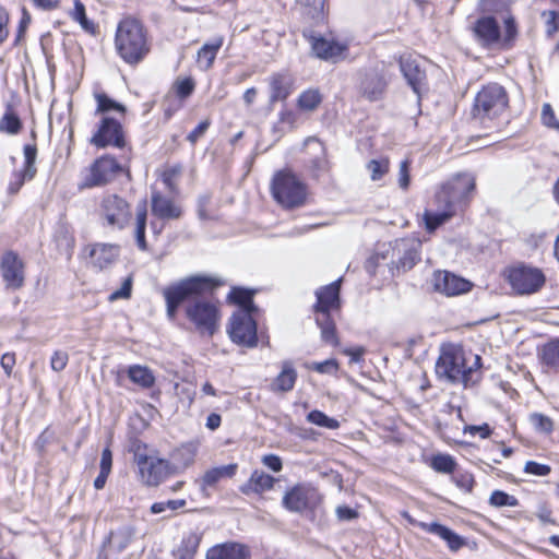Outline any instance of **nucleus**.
Here are the masks:
<instances>
[{
	"label": "nucleus",
	"instance_id": "f257e3e1",
	"mask_svg": "<svg viewBox=\"0 0 559 559\" xmlns=\"http://www.w3.org/2000/svg\"><path fill=\"white\" fill-rule=\"evenodd\" d=\"M115 46L121 59L129 64L142 61L150 51L147 32L136 19H123L117 27Z\"/></svg>",
	"mask_w": 559,
	"mask_h": 559
},
{
	"label": "nucleus",
	"instance_id": "f03ea898",
	"mask_svg": "<svg viewBox=\"0 0 559 559\" xmlns=\"http://www.w3.org/2000/svg\"><path fill=\"white\" fill-rule=\"evenodd\" d=\"M480 361V356L475 355L473 365L466 366V358L462 350H445L441 353L437 360L436 373L442 380L452 384L461 383L467 388L479 381Z\"/></svg>",
	"mask_w": 559,
	"mask_h": 559
},
{
	"label": "nucleus",
	"instance_id": "7ed1b4c3",
	"mask_svg": "<svg viewBox=\"0 0 559 559\" xmlns=\"http://www.w3.org/2000/svg\"><path fill=\"white\" fill-rule=\"evenodd\" d=\"M132 451L141 481L151 487L158 486L166 478L177 474L179 469L186 468L193 462L191 453H188V459L181 466L155 455H150L146 453V444L140 441L133 443Z\"/></svg>",
	"mask_w": 559,
	"mask_h": 559
},
{
	"label": "nucleus",
	"instance_id": "20e7f679",
	"mask_svg": "<svg viewBox=\"0 0 559 559\" xmlns=\"http://www.w3.org/2000/svg\"><path fill=\"white\" fill-rule=\"evenodd\" d=\"M221 283L212 277L194 275L165 287L163 296L166 301L167 316L174 319L182 304L211 293Z\"/></svg>",
	"mask_w": 559,
	"mask_h": 559
},
{
	"label": "nucleus",
	"instance_id": "39448f33",
	"mask_svg": "<svg viewBox=\"0 0 559 559\" xmlns=\"http://www.w3.org/2000/svg\"><path fill=\"white\" fill-rule=\"evenodd\" d=\"M509 97L503 86L498 83L485 85L476 95L472 117L485 128L499 118L508 108Z\"/></svg>",
	"mask_w": 559,
	"mask_h": 559
},
{
	"label": "nucleus",
	"instance_id": "423d86ee",
	"mask_svg": "<svg viewBox=\"0 0 559 559\" xmlns=\"http://www.w3.org/2000/svg\"><path fill=\"white\" fill-rule=\"evenodd\" d=\"M274 200L285 209L302 206L307 199V186L290 170H280L272 179Z\"/></svg>",
	"mask_w": 559,
	"mask_h": 559
},
{
	"label": "nucleus",
	"instance_id": "0eeeda50",
	"mask_svg": "<svg viewBox=\"0 0 559 559\" xmlns=\"http://www.w3.org/2000/svg\"><path fill=\"white\" fill-rule=\"evenodd\" d=\"M507 280L512 289L519 295H531L538 292L545 284L546 277L540 269L523 263L509 267Z\"/></svg>",
	"mask_w": 559,
	"mask_h": 559
},
{
	"label": "nucleus",
	"instance_id": "6e6552de",
	"mask_svg": "<svg viewBox=\"0 0 559 559\" xmlns=\"http://www.w3.org/2000/svg\"><path fill=\"white\" fill-rule=\"evenodd\" d=\"M122 171L121 165L112 156H102L94 160L79 183V190L103 187L112 181Z\"/></svg>",
	"mask_w": 559,
	"mask_h": 559
},
{
	"label": "nucleus",
	"instance_id": "1a4fd4ad",
	"mask_svg": "<svg viewBox=\"0 0 559 559\" xmlns=\"http://www.w3.org/2000/svg\"><path fill=\"white\" fill-rule=\"evenodd\" d=\"M227 332L230 340L239 346L253 348L258 344L257 321L246 310L233 313Z\"/></svg>",
	"mask_w": 559,
	"mask_h": 559
},
{
	"label": "nucleus",
	"instance_id": "9d476101",
	"mask_svg": "<svg viewBox=\"0 0 559 559\" xmlns=\"http://www.w3.org/2000/svg\"><path fill=\"white\" fill-rule=\"evenodd\" d=\"M302 36L310 43L312 53L320 60L337 63L347 56V43L326 39L310 28H305Z\"/></svg>",
	"mask_w": 559,
	"mask_h": 559
},
{
	"label": "nucleus",
	"instance_id": "9b49d317",
	"mask_svg": "<svg viewBox=\"0 0 559 559\" xmlns=\"http://www.w3.org/2000/svg\"><path fill=\"white\" fill-rule=\"evenodd\" d=\"M100 215L107 225L122 229L131 218L130 204L118 194L105 195L100 203Z\"/></svg>",
	"mask_w": 559,
	"mask_h": 559
},
{
	"label": "nucleus",
	"instance_id": "f8f14e48",
	"mask_svg": "<svg viewBox=\"0 0 559 559\" xmlns=\"http://www.w3.org/2000/svg\"><path fill=\"white\" fill-rule=\"evenodd\" d=\"M389 80L384 66L368 69L360 74L359 93L369 102L380 100L385 94Z\"/></svg>",
	"mask_w": 559,
	"mask_h": 559
},
{
	"label": "nucleus",
	"instance_id": "ddd939ff",
	"mask_svg": "<svg viewBox=\"0 0 559 559\" xmlns=\"http://www.w3.org/2000/svg\"><path fill=\"white\" fill-rule=\"evenodd\" d=\"M0 273L7 289L17 290L25 283V263L12 251H5L0 260Z\"/></svg>",
	"mask_w": 559,
	"mask_h": 559
},
{
	"label": "nucleus",
	"instance_id": "4468645a",
	"mask_svg": "<svg viewBox=\"0 0 559 559\" xmlns=\"http://www.w3.org/2000/svg\"><path fill=\"white\" fill-rule=\"evenodd\" d=\"M455 206L463 211L469 203L476 188L474 176L471 174H457L442 185Z\"/></svg>",
	"mask_w": 559,
	"mask_h": 559
},
{
	"label": "nucleus",
	"instance_id": "2eb2a0df",
	"mask_svg": "<svg viewBox=\"0 0 559 559\" xmlns=\"http://www.w3.org/2000/svg\"><path fill=\"white\" fill-rule=\"evenodd\" d=\"M186 314L195 324L198 330L205 331L211 335L213 334L218 318V310L214 304L195 300L187 306Z\"/></svg>",
	"mask_w": 559,
	"mask_h": 559
},
{
	"label": "nucleus",
	"instance_id": "dca6fc26",
	"mask_svg": "<svg viewBox=\"0 0 559 559\" xmlns=\"http://www.w3.org/2000/svg\"><path fill=\"white\" fill-rule=\"evenodd\" d=\"M91 143L99 148L106 146L123 147L124 135L121 123L114 118L104 117L97 131L91 138Z\"/></svg>",
	"mask_w": 559,
	"mask_h": 559
},
{
	"label": "nucleus",
	"instance_id": "f3484780",
	"mask_svg": "<svg viewBox=\"0 0 559 559\" xmlns=\"http://www.w3.org/2000/svg\"><path fill=\"white\" fill-rule=\"evenodd\" d=\"M420 241L415 239H396L393 247V253L397 255L394 261L396 267L411 270L420 260Z\"/></svg>",
	"mask_w": 559,
	"mask_h": 559
},
{
	"label": "nucleus",
	"instance_id": "a211bd4d",
	"mask_svg": "<svg viewBox=\"0 0 559 559\" xmlns=\"http://www.w3.org/2000/svg\"><path fill=\"white\" fill-rule=\"evenodd\" d=\"M314 490L305 484H297L283 496L282 506L289 512L302 513L311 503Z\"/></svg>",
	"mask_w": 559,
	"mask_h": 559
},
{
	"label": "nucleus",
	"instance_id": "6ab92c4d",
	"mask_svg": "<svg viewBox=\"0 0 559 559\" xmlns=\"http://www.w3.org/2000/svg\"><path fill=\"white\" fill-rule=\"evenodd\" d=\"M433 287L447 296H456L467 293L472 284L463 277L448 271H437L433 274Z\"/></svg>",
	"mask_w": 559,
	"mask_h": 559
},
{
	"label": "nucleus",
	"instance_id": "aec40b11",
	"mask_svg": "<svg viewBox=\"0 0 559 559\" xmlns=\"http://www.w3.org/2000/svg\"><path fill=\"white\" fill-rule=\"evenodd\" d=\"M341 282L342 280L338 278L316 292L317 302L313 307L316 314L330 313L331 310L340 308Z\"/></svg>",
	"mask_w": 559,
	"mask_h": 559
},
{
	"label": "nucleus",
	"instance_id": "412c9836",
	"mask_svg": "<svg viewBox=\"0 0 559 559\" xmlns=\"http://www.w3.org/2000/svg\"><path fill=\"white\" fill-rule=\"evenodd\" d=\"M473 31L484 47H491L501 40L500 26L493 16L479 17L475 22Z\"/></svg>",
	"mask_w": 559,
	"mask_h": 559
},
{
	"label": "nucleus",
	"instance_id": "4be33fe9",
	"mask_svg": "<svg viewBox=\"0 0 559 559\" xmlns=\"http://www.w3.org/2000/svg\"><path fill=\"white\" fill-rule=\"evenodd\" d=\"M250 548L238 542L216 544L207 549L206 559H250Z\"/></svg>",
	"mask_w": 559,
	"mask_h": 559
},
{
	"label": "nucleus",
	"instance_id": "5701e85b",
	"mask_svg": "<svg viewBox=\"0 0 559 559\" xmlns=\"http://www.w3.org/2000/svg\"><path fill=\"white\" fill-rule=\"evenodd\" d=\"M88 255L93 267L102 271L115 263L119 257V247L109 243H96L91 246Z\"/></svg>",
	"mask_w": 559,
	"mask_h": 559
},
{
	"label": "nucleus",
	"instance_id": "b1692460",
	"mask_svg": "<svg viewBox=\"0 0 559 559\" xmlns=\"http://www.w3.org/2000/svg\"><path fill=\"white\" fill-rule=\"evenodd\" d=\"M400 69L408 85L416 94H419L420 86L426 79V73L421 70L417 59L411 56L401 57Z\"/></svg>",
	"mask_w": 559,
	"mask_h": 559
},
{
	"label": "nucleus",
	"instance_id": "393cba45",
	"mask_svg": "<svg viewBox=\"0 0 559 559\" xmlns=\"http://www.w3.org/2000/svg\"><path fill=\"white\" fill-rule=\"evenodd\" d=\"M417 525L425 532L437 535L443 539L451 551H457L465 545V539L462 536L442 524L437 522H418Z\"/></svg>",
	"mask_w": 559,
	"mask_h": 559
},
{
	"label": "nucleus",
	"instance_id": "a878e982",
	"mask_svg": "<svg viewBox=\"0 0 559 559\" xmlns=\"http://www.w3.org/2000/svg\"><path fill=\"white\" fill-rule=\"evenodd\" d=\"M297 371L292 360H284L281 364V372L273 379L270 390L273 393H286L294 389L297 381Z\"/></svg>",
	"mask_w": 559,
	"mask_h": 559
},
{
	"label": "nucleus",
	"instance_id": "bb28decb",
	"mask_svg": "<svg viewBox=\"0 0 559 559\" xmlns=\"http://www.w3.org/2000/svg\"><path fill=\"white\" fill-rule=\"evenodd\" d=\"M151 203L153 215L160 219H178L182 215V210L179 205L158 192L152 194Z\"/></svg>",
	"mask_w": 559,
	"mask_h": 559
},
{
	"label": "nucleus",
	"instance_id": "cd10ccee",
	"mask_svg": "<svg viewBox=\"0 0 559 559\" xmlns=\"http://www.w3.org/2000/svg\"><path fill=\"white\" fill-rule=\"evenodd\" d=\"M276 480L277 479L273 476L255 469L248 481L240 487V491L247 496L251 493H262L272 489Z\"/></svg>",
	"mask_w": 559,
	"mask_h": 559
},
{
	"label": "nucleus",
	"instance_id": "c85d7f7f",
	"mask_svg": "<svg viewBox=\"0 0 559 559\" xmlns=\"http://www.w3.org/2000/svg\"><path fill=\"white\" fill-rule=\"evenodd\" d=\"M135 535V528L131 525H123L116 531H111L108 537V552L123 551L132 542Z\"/></svg>",
	"mask_w": 559,
	"mask_h": 559
},
{
	"label": "nucleus",
	"instance_id": "c756f323",
	"mask_svg": "<svg viewBox=\"0 0 559 559\" xmlns=\"http://www.w3.org/2000/svg\"><path fill=\"white\" fill-rule=\"evenodd\" d=\"M270 103L285 100L292 93V79L287 74L275 73L270 79Z\"/></svg>",
	"mask_w": 559,
	"mask_h": 559
},
{
	"label": "nucleus",
	"instance_id": "7c9ffc66",
	"mask_svg": "<svg viewBox=\"0 0 559 559\" xmlns=\"http://www.w3.org/2000/svg\"><path fill=\"white\" fill-rule=\"evenodd\" d=\"M237 467V464H228L206 471L201 479V490L205 491L207 487H214L222 478L233 477Z\"/></svg>",
	"mask_w": 559,
	"mask_h": 559
},
{
	"label": "nucleus",
	"instance_id": "2f4dec72",
	"mask_svg": "<svg viewBox=\"0 0 559 559\" xmlns=\"http://www.w3.org/2000/svg\"><path fill=\"white\" fill-rule=\"evenodd\" d=\"M224 38L222 36H217L210 40L209 43H205L199 50H198V63L200 67H202L204 70H207L212 67L215 57L217 55V51L223 46Z\"/></svg>",
	"mask_w": 559,
	"mask_h": 559
},
{
	"label": "nucleus",
	"instance_id": "473e14b6",
	"mask_svg": "<svg viewBox=\"0 0 559 559\" xmlns=\"http://www.w3.org/2000/svg\"><path fill=\"white\" fill-rule=\"evenodd\" d=\"M230 300L238 305V310L248 311L249 316H257L259 308L253 304V290L235 287L229 293Z\"/></svg>",
	"mask_w": 559,
	"mask_h": 559
},
{
	"label": "nucleus",
	"instance_id": "72a5a7b5",
	"mask_svg": "<svg viewBox=\"0 0 559 559\" xmlns=\"http://www.w3.org/2000/svg\"><path fill=\"white\" fill-rule=\"evenodd\" d=\"M316 322L321 330L322 341L333 346L338 345L336 326L331 314H316Z\"/></svg>",
	"mask_w": 559,
	"mask_h": 559
},
{
	"label": "nucleus",
	"instance_id": "f704fd0d",
	"mask_svg": "<svg viewBox=\"0 0 559 559\" xmlns=\"http://www.w3.org/2000/svg\"><path fill=\"white\" fill-rule=\"evenodd\" d=\"M146 201H142L136 206V226H135V240L140 250H147V243L145 240V229H146Z\"/></svg>",
	"mask_w": 559,
	"mask_h": 559
},
{
	"label": "nucleus",
	"instance_id": "c9c22d12",
	"mask_svg": "<svg viewBox=\"0 0 559 559\" xmlns=\"http://www.w3.org/2000/svg\"><path fill=\"white\" fill-rule=\"evenodd\" d=\"M128 377L133 383L144 389L152 388L155 382V377L152 371L147 367L140 365L130 366L128 369Z\"/></svg>",
	"mask_w": 559,
	"mask_h": 559
},
{
	"label": "nucleus",
	"instance_id": "e433bc0d",
	"mask_svg": "<svg viewBox=\"0 0 559 559\" xmlns=\"http://www.w3.org/2000/svg\"><path fill=\"white\" fill-rule=\"evenodd\" d=\"M22 129V121L11 105H8L0 119V132L14 135Z\"/></svg>",
	"mask_w": 559,
	"mask_h": 559
},
{
	"label": "nucleus",
	"instance_id": "4c0bfd02",
	"mask_svg": "<svg viewBox=\"0 0 559 559\" xmlns=\"http://www.w3.org/2000/svg\"><path fill=\"white\" fill-rule=\"evenodd\" d=\"M540 359L546 366L559 368V338L546 343L540 352Z\"/></svg>",
	"mask_w": 559,
	"mask_h": 559
},
{
	"label": "nucleus",
	"instance_id": "58836bf2",
	"mask_svg": "<svg viewBox=\"0 0 559 559\" xmlns=\"http://www.w3.org/2000/svg\"><path fill=\"white\" fill-rule=\"evenodd\" d=\"M201 538L195 533H190L186 537H183L180 547L178 548V558L179 559H193Z\"/></svg>",
	"mask_w": 559,
	"mask_h": 559
},
{
	"label": "nucleus",
	"instance_id": "ea45409f",
	"mask_svg": "<svg viewBox=\"0 0 559 559\" xmlns=\"http://www.w3.org/2000/svg\"><path fill=\"white\" fill-rule=\"evenodd\" d=\"M95 99L97 102V107L95 110L96 115L106 114L110 110H116V111L120 112L121 115H124L127 111L124 105L116 102L115 99H111L105 93H96Z\"/></svg>",
	"mask_w": 559,
	"mask_h": 559
},
{
	"label": "nucleus",
	"instance_id": "a19ab883",
	"mask_svg": "<svg viewBox=\"0 0 559 559\" xmlns=\"http://www.w3.org/2000/svg\"><path fill=\"white\" fill-rule=\"evenodd\" d=\"M321 102L322 96L320 92L314 88H309L299 95L297 105L301 110L312 111L321 104Z\"/></svg>",
	"mask_w": 559,
	"mask_h": 559
},
{
	"label": "nucleus",
	"instance_id": "79ce46f5",
	"mask_svg": "<svg viewBox=\"0 0 559 559\" xmlns=\"http://www.w3.org/2000/svg\"><path fill=\"white\" fill-rule=\"evenodd\" d=\"M512 0H479L478 9L483 13L502 14L508 13Z\"/></svg>",
	"mask_w": 559,
	"mask_h": 559
},
{
	"label": "nucleus",
	"instance_id": "37998d69",
	"mask_svg": "<svg viewBox=\"0 0 559 559\" xmlns=\"http://www.w3.org/2000/svg\"><path fill=\"white\" fill-rule=\"evenodd\" d=\"M433 202L437 206V210L442 212H449V215L454 216L460 210L455 206L453 200L450 199V195L447 193L445 189L441 186L440 189L436 192Z\"/></svg>",
	"mask_w": 559,
	"mask_h": 559
},
{
	"label": "nucleus",
	"instance_id": "c03bdc74",
	"mask_svg": "<svg viewBox=\"0 0 559 559\" xmlns=\"http://www.w3.org/2000/svg\"><path fill=\"white\" fill-rule=\"evenodd\" d=\"M176 96L180 99H187L195 90V82L191 76H178L173 84Z\"/></svg>",
	"mask_w": 559,
	"mask_h": 559
},
{
	"label": "nucleus",
	"instance_id": "a18cd8bd",
	"mask_svg": "<svg viewBox=\"0 0 559 559\" xmlns=\"http://www.w3.org/2000/svg\"><path fill=\"white\" fill-rule=\"evenodd\" d=\"M452 216L449 215V212H442L437 210L436 212L426 210L424 213V221L426 225V229L429 233L435 231L439 226L449 221Z\"/></svg>",
	"mask_w": 559,
	"mask_h": 559
},
{
	"label": "nucleus",
	"instance_id": "49530a36",
	"mask_svg": "<svg viewBox=\"0 0 559 559\" xmlns=\"http://www.w3.org/2000/svg\"><path fill=\"white\" fill-rule=\"evenodd\" d=\"M307 420L319 427L335 430L340 427V421L335 418L329 417L321 411L314 409L307 415Z\"/></svg>",
	"mask_w": 559,
	"mask_h": 559
},
{
	"label": "nucleus",
	"instance_id": "de8ad7c7",
	"mask_svg": "<svg viewBox=\"0 0 559 559\" xmlns=\"http://www.w3.org/2000/svg\"><path fill=\"white\" fill-rule=\"evenodd\" d=\"M430 466L438 473L450 474L455 469L456 463L451 455L437 454L431 459Z\"/></svg>",
	"mask_w": 559,
	"mask_h": 559
},
{
	"label": "nucleus",
	"instance_id": "09e8293b",
	"mask_svg": "<svg viewBox=\"0 0 559 559\" xmlns=\"http://www.w3.org/2000/svg\"><path fill=\"white\" fill-rule=\"evenodd\" d=\"M23 152H24L25 162H24V169L22 171L26 173V177H28V179H33L37 171L36 166H35L36 156H37L36 144L24 145Z\"/></svg>",
	"mask_w": 559,
	"mask_h": 559
},
{
	"label": "nucleus",
	"instance_id": "8fccbe9b",
	"mask_svg": "<svg viewBox=\"0 0 559 559\" xmlns=\"http://www.w3.org/2000/svg\"><path fill=\"white\" fill-rule=\"evenodd\" d=\"M530 423L539 433H550L554 430V421L550 417L542 413H533L530 415Z\"/></svg>",
	"mask_w": 559,
	"mask_h": 559
},
{
	"label": "nucleus",
	"instance_id": "3c124183",
	"mask_svg": "<svg viewBox=\"0 0 559 559\" xmlns=\"http://www.w3.org/2000/svg\"><path fill=\"white\" fill-rule=\"evenodd\" d=\"M489 503L492 507L501 508V507H516L519 506V500L502 490H495L491 492L489 498Z\"/></svg>",
	"mask_w": 559,
	"mask_h": 559
},
{
	"label": "nucleus",
	"instance_id": "603ef678",
	"mask_svg": "<svg viewBox=\"0 0 559 559\" xmlns=\"http://www.w3.org/2000/svg\"><path fill=\"white\" fill-rule=\"evenodd\" d=\"M71 17L79 22L82 28L86 32H94V24L86 17L85 7L80 0H74V8L71 12Z\"/></svg>",
	"mask_w": 559,
	"mask_h": 559
},
{
	"label": "nucleus",
	"instance_id": "864d4df0",
	"mask_svg": "<svg viewBox=\"0 0 559 559\" xmlns=\"http://www.w3.org/2000/svg\"><path fill=\"white\" fill-rule=\"evenodd\" d=\"M390 163L388 158L371 159L367 164L370 177L373 181L380 180L389 171Z\"/></svg>",
	"mask_w": 559,
	"mask_h": 559
},
{
	"label": "nucleus",
	"instance_id": "5fc2aeb1",
	"mask_svg": "<svg viewBox=\"0 0 559 559\" xmlns=\"http://www.w3.org/2000/svg\"><path fill=\"white\" fill-rule=\"evenodd\" d=\"M185 506H186L185 499L160 501V502H155L151 506V512L153 514H159L167 510L175 512L176 510L183 508Z\"/></svg>",
	"mask_w": 559,
	"mask_h": 559
},
{
	"label": "nucleus",
	"instance_id": "6e6d98bb",
	"mask_svg": "<svg viewBox=\"0 0 559 559\" xmlns=\"http://www.w3.org/2000/svg\"><path fill=\"white\" fill-rule=\"evenodd\" d=\"M504 22V36L501 38L504 47H510L518 35L516 24L511 15H507Z\"/></svg>",
	"mask_w": 559,
	"mask_h": 559
},
{
	"label": "nucleus",
	"instance_id": "4d7b16f0",
	"mask_svg": "<svg viewBox=\"0 0 559 559\" xmlns=\"http://www.w3.org/2000/svg\"><path fill=\"white\" fill-rule=\"evenodd\" d=\"M132 284H133V277H132V275H129L122 282L121 287L110 294L109 300L114 301V300H118V299L130 298L131 292H132Z\"/></svg>",
	"mask_w": 559,
	"mask_h": 559
},
{
	"label": "nucleus",
	"instance_id": "13d9d810",
	"mask_svg": "<svg viewBox=\"0 0 559 559\" xmlns=\"http://www.w3.org/2000/svg\"><path fill=\"white\" fill-rule=\"evenodd\" d=\"M524 472L535 476H547L551 472V468L547 464L527 461L524 465Z\"/></svg>",
	"mask_w": 559,
	"mask_h": 559
},
{
	"label": "nucleus",
	"instance_id": "bf43d9fd",
	"mask_svg": "<svg viewBox=\"0 0 559 559\" xmlns=\"http://www.w3.org/2000/svg\"><path fill=\"white\" fill-rule=\"evenodd\" d=\"M321 146V156H318L311 160L310 164V170L312 173V176L318 178L322 173L326 171L328 169V160L324 157V147Z\"/></svg>",
	"mask_w": 559,
	"mask_h": 559
},
{
	"label": "nucleus",
	"instance_id": "052dcab7",
	"mask_svg": "<svg viewBox=\"0 0 559 559\" xmlns=\"http://www.w3.org/2000/svg\"><path fill=\"white\" fill-rule=\"evenodd\" d=\"M409 167L411 162L408 159H404L400 164L399 186L403 190H407L411 183Z\"/></svg>",
	"mask_w": 559,
	"mask_h": 559
},
{
	"label": "nucleus",
	"instance_id": "680f3d73",
	"mask_svg": "<svg viewBox=\"0 0 559 559\" xmlns=\"http://www.w3.org/2000/svg\"><path fill=\"white\" fill-rule=\"evenodd\" d=\"M69 360V356L63 350H56L50 359L51 369L55 371H61L66 368Z\"/></svg>",
	"mask_w": 559,
	"mask_h": 559
},
{
	"label": "nucleus",
	"instance_id": "e2e57ef3",
	"mask_svg": "<svg viewBox=\"0 0 559 559\" xmlns=\"http://www.w3.org/2000/svg\"><path fill=\"white\" fill-rule=\"evenodd\" d=\"M313 370H316L319 373L333 374L336 373V371L338 370V364L335 359H328L321 362H314Z\"/></svg>",
	"mask_w": 559,
	"mask_h": 559
},
{
	"label": "nucleus",
	"instance_id": "0e129e2a",
	"mask_svg": "<svg viewBox=\"0 0 559 559\" xmlns=\"http://www.w3.org/2000/svg\"><path fill=\"white\" fill-rule=\"evenodd\" d=\"M546 16V28L548 35H554L559 29V13L557 11H548L543 13Z\"/></svg>",
	"mask_w": 559,
	"mask_h": 559
},
{
	"label": "nucleus",
	"instance_id": "69168bd1",
	"mask_svg": "<svg viewBox=\"0 0 559 559\" xmlns=\"http://www.w3.org/2000/svg\"><path fill=\"white\" fill-rule=\"evenodd\" d=\"M542 120L545 126L559 130V122L556 121L555 112L550 104H544L542 108Z\"/></svg>",
	"mask_w": 559,
	"mask_h": 559
},
{
	"label": "nucleus",
	"instance_id": "338daca9",
	"mask_svg": "<svg viewBox=\"0 0 559 559\" xmlns=\"http://www.w3.org/2000/svg\"><path fill=\"white\" fill-rule=\"evenodd\" d=\"M211 122L209 119L201 121L188 135L187 140L194 144L207 131Z\"/></svg>",
	"mask_w": 559,
	"mask_h": 559
},
{
	"label": "nucleus",
	"instance_id": "774afa93",
	"mask_svg": "<svg viewBox=\"0 0 559 559\" xmlns=\"http://www.w3.org/2000/svg\"><path fill=\"white\" fill-rule=\"evenodd\" d=\"M305 16L307 19L312 20L316 24L323 22L324 13H323V3L319 1L318 5L313 8H306Z\"/></svg>",
	"mask_w": 559,
	"mask_h": 559
}]
</instances>
